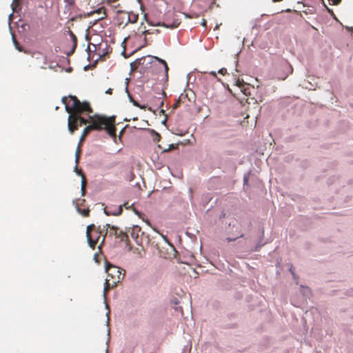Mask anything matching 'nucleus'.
Instances as JSON below:
<instances>
[{"label": "nucleus", "instance_id": "1", "mask_svg": "<svg viewBox=\"0 0 353 353\" xmlns=\"http://www.w3.org/2000/svg\"><path fill=\"white\" fill-rule=\"evenodd\" d=\"M61 101L65 104V111L69 114L68 119V130L71 134H73L79 126L88 123V119L83 118L81 114L92 113L93 110L88 102H81L76 96L63 97Z\"/></svg>", "mask_w": 353, "mask_h": 353}, {"label": "nucleus", "instance_id": "2", "mask_svg": "<svg viewBox=\"0 0 353 353\" xmlns=\"http://www.w3.org/2000/svg\"><path fill=\"white\" fill-rule=\"evenodd\" d=\"M88 123L94 130H105L112 139H116L115 117L94 114L89 117Z\"/></svg>", "mask_w": 353, "mask_h": 353}, {"label": "nucleus", "instance_id": "3", "mask_svg": "<svg viewBox=\"0 0 353 353\" xmlns=\"http://www.w3.org/2000/svg\"><path fill=\"white\" fill-rule=\"evenodd\" d=\"M105 271L108 273V276L105 281L103 296L105 298L108 292L117 286V283H120L125 275L124 270L113 265L110 263L106 265Z\"/></svg>", "mask_w": 353, "mask_h": 353}, {"label": "nucleus", "instance_id": "4", "mask_svg": "<svg viewBox=\"0 0 353 353\" xmlns=\"http://www.w3.org/2000/svg\"><path fill=\"white\" fill-rule=\"evenodd\" d=\"M110 229L109 233L110 235L114 236L116 238L119 239L121 241H125L126 243V245H128L129 243V239L128 236L126 233L123 232V231H119V228L114 225H110V224L107 223L105 225H104V229L106 230V232L105 234L103 236V239L101 240V242L100 245H99L98 248L99 250L101 249L102 245L104 243L105 236L108 234V229Z\"/></svg>", "mask_w": 353, "mask_h": 353}, {"label": "nucleus", "instance_id": "5", "mask_svg": "<svg viewBox=\"0 0 353 353\" xmlns=\"http://www.w3.org/2000/svg\"><path fill=\"white\" fill-rule=\"evenodd\" d=\"M101 231L95 229V225L94 224L90 225L87 227L86 237L88 244L92 250L95 249V246L101 236Z\"/></svg>", "mask_w": 353, "mask_h": 353}, {"label": "nucleus", "instance_id": "6", "mask_svg": "<svg viewBox=\"0 0 353 353\" xmlns=\"http://www.w3.org/2000/svg\"><path fill=\"white\" fill-rule=\"evenodd\" d=\"M130 235L139 245L143 246L144 244L148 245L150 243L148 236L144 234V232L141 231V228L139 225H134L131 228Z\"/></svg>", "mask_w": 353, "mask_h": 353}, {"label": "nucleus", "instance_id": "7", "mask_svg": "<svg viewBox=\"0 0 353 353\" xmlns=\"http://www.w3.org/2000/svg\"><path fill=\"white\" fill-rule=\"evenodd\" d=\"M119 19L126 20L125 25L128 23H135L137 22L139 19V14L134 12H121L119 16Z\"/></svg>", "mask_w": 353, "mask_h": 353}, {"label": "nucleus", "instance_id": "8", "mask_svg": "<svg viewBox=\"0 0 353 353\" xmlns=\"http://www.w3.org/2000/svg\"><path fill=\"white\" fill-rule=\"evenodd\" d=\"M122 212L123 208L121 205L114 210L109 207H105L104 208V213L108 216H118L120 215Z\"/></svg>", "mask_w": 353, "mask_h": 353}, {"label": "nucleus", "instance_id": "9", "mask_svg": "<svg viewBox=\"0 0 353 353\" xmlns=\"http://www.w3.org/2000/svg\"><path fill=\"white\" fill-rule=\"evenodd\" d=\"M83 202H85L84 199H78L76 203V208H77V210L78 211L79 213H80L82 216L87 217V216H89L90 209L89 208L81 209L80 208V205H81Z\"/></svg>", "mask_w": 353, "mask_h": 353}, {"label": "nucleus", "instance_id": "10", "mask_svg": "<svg viewBox=\"0 0 353 353\" xmlns=\"http://www.w3.org/2000/svg\"><path fill=\"white\" fill-rule=\"evenodd\" d=\"M13 13H17L21 10V0H13L11 4Z\"/></svg>", "mask_w": 353, "mask_h": 353}, {"label": "nucleus", "instance_id": "11", "mask_svg": "<svg viewBox=\"0 0 353 353\" xmlns=\"http://www.w3.org/2000/svg\"><path fill=\"white\" fill-rule=\"evenodd\" d=\"M101 14V17H99L98 20H101L103 19H105L107 17V14L105 12V9L103 7L99 8V9L94 10V12H91L90 14Z\"/></svg>", "mask_w": 353, "mask_h": 353}, {"label": "nucleus", "instance_id": "12", "mask_svg": "<svg viewBox=\"0 0 353 353\" xmlns=\"http://www.w3.org/2000/svg\"><path fill=\"white\" fill-rule=\"evenodd\" d=\"M77 172L78 174L81 175V177H82V181H81V192H82V194L84 195L85 194V186H86V180H85V175L83 174V172L81 170H78L77 169Z\"/></svg>", "mask_w": 353, "mask_h": 353}, {"label": "nucleus", "instance_id": "13", "mask_svg": "<svg viewBox=\"0 0 353 353\" xmlns=\"http://www.w3.org/2000/svg\"><path fill=\"white\" fill-rule=\"evenodd\" d=\"M179 22L174 21L171 24L165 23H159L157 26H163L165 28H177L179 26Z\"/></svg>", "mask_w": 353, "mask_h": 353}, {"label": "nucleus", "instance_id": "14", "mask_svg": "<svg viewBox=\"0 0 353 353\" xmlns=\"http://www.w3.org/2000/svg\"><path fill=\"white\" fill-rule=\"evenodd\" d=\"M92 130H94L92 128V126L91 125V124L90 123L89 125H88L87 127H85L82 132V134L83 135V137H87L88 134L92 131Z\"/></svg>", "mask_w": 353, "mask_h": 353}, {"label": "nucleus", "instance_id": "15", "mask_svg": "<svg viewBox=\"0 0 353 353\" xmlns=\"http://www.w3.org/2000/svg\"><path fill=\"white\" fill-rule=\"evenodd\" d=\"M12 39H13V42H14V44L15 46V48L20 52H22L23 51V48L22 47L19 45V42L16 40L15 37L14 35H12Z\"/></svg>", "mask_w": 353, "mask_h": 353}, {"label": "nucleus", "instance_id": "16", "mask_svg": "<svg viewBox=\"0 0 353 353\" xmlns=\"http://www.w3.org/2000/svg\"><path fill=\"white\" fill-rule=\"evenodd\" d=\"M80 146H81V145L79 143L77 147V149L76 150V162H78L79 159V155H80V152H81Z\"/></svg>", "mask_w": 353, "mask_h": 353}, {"label": "nucleus", "instance_id": "17", "mask_svg": "<svg viewBox=\"0 0 353 353\" xmlns=\"http://www.w3.org/2000/svg\"><path fill=\"white\" fill-rule=\"evenodd\" d=\"M158 60L164 65L165 73L167 74H168V66L166 62L164 60H163V59H158Z\"/></svg>", "mask_w": 353, "mask_h": 353}, {"label": "nucleus", "instance_id": "18", "mask_svg": "<svg viewBox=\"0 0 353 353\" xmlns=\"http://www.w3.org/2000/svg\"><path fill=\"white\" fill-rule=\"evenodd\" d=\"M130 100H131V101L132 102V103H133L135 106L139 107V108H141V109L145 108V106H144V105H143V106L140 105H139V104L136 101L133 100L132 99H130Z\"/></svg>", "mask_w": 353, "mask_h": 353}, {"label": "nucleus", "instance_id": "19", "mask_svg": "<svg viewBox=\"0 0 353 353\" xmlns=\"http://www.w3.org/2000/svg\"><path fill=\"white\" fill-rule=\"evenodd\" d=\"M218 72L222 75H225L227 74V69L225 68H221Z\"/></svg>", "mask_w": 353, "mask_h": 353}, {"label": "nucleus", "instance_id": "20", "mask_svg": "<svg viewBox=\"0 0 353 353\" xmlns=\"http://www.w3.org/2000/svg\"><path fill=\"white\" fill-rule=\"evenodd\" d=\"M178 148L177 145L171 144L169 145V148L165 151H170L171 150L176 149Z\"/></svg>", "mask_w": 353, "mask_h": 353}, {"label": "nucleus", "instance_id": "21", "mask_svg": "<svg viewBox=\"0 0 353 353\" xmlns=\"http://www.w3.org/2000/svg\"><path fill=\"white\" fill-rule=\"evenodd\" d=\"M130 208H132L136 214H137L139 216H141V213L137 210L135 208H134L132 205H131Z\"/></svg>", "mask_w": 353, "mask_h": 353}, {"label": "nucleus", "instance_id": "22", "mask_svg": "<svg viewBox=\"0 0 353 353\" xmlns=\"http://www.w3.org/2000/svg\"><path fill=\"white\" fill-rule=\"evenodd\" d=\"M130 208H132L136 214H137L139 216H141V213L137 210L135 208H134L132 205H131Z\"/></svg>", "mask_w": 353, "mask_h": 353}, {"label": "nucleus", "instance_id": "23", "mask_svg": "<svg viewBox=\"0 0 353 353\" xmlns=\"http://www.w3.org/2000/svg\"><path fill=\"white\" fill-rule=\"evenodd\" d=\"M329 1H332L333 5H338L341 3V0H329Z\"/></svg>", "mask_w": 353, "mask_h": 353}, {"label": "nucleus", "instance_id": "24", "mask_svg": "<svg viewBox=\"0 0 353 353\" xmlns=\"http://www.w3.org/2000/svg\"><path fill=\"white\" fill-rule=\"evenodd\" d=\"M105 1L106 3L111 4V3L117 2L118 0H105Z\"/></svg>", "mask_w": 353, "mask_h": 353}, {"label": "nucleus", "instance_id": "25", "mask_svg": "<svg viewBox=\"0 0 353 353\" xmlns=\"http://www.w3.org/2000/svg\"><path fill=\"white\" fill-rule=\"evenodd\" d=\"M70 36L72 37V39L74 41V42L76 43L77 42V38L74 35V34L72 32H70Z\"/></svg>", "mask_w": 353, "mask_h": 353}, {"label": "nucleus", "instance_id": "26", "mask_svg": "<svg viewBox=\"0 0 353 353\" xmlns=\"http://www.w3.org/2000/svg\"><path fill=\"white\" fill-rule=\"evenodd\" d=\"M105 93H106V94H112V88H108V89L105 91Z\"/></svg>", "mask_w": 353, "mask_h": 353}, {"label": "nucleus", "instance_id": "27", "mask_svg": "<svg viewBox=\"0 0 353 353\" xmlns=\"http://www.w3.org/2000/svg\"><path fill=\"white\" fill-rule=\"evenodd\" d=\"M148 33H149L148 30H144V31L143 32V34H144V35H145V37H144V41H146V37H145V36H146V34H148Z\"/></svg>", "mask_w": 353, "mask_h": 353}, {"label": "nucleus", "instance_id": "28", "mask_svg": "<svg viewBox=\"0 0 353 353\" xmlns=\"http://www.w3.org/2000/svg\"><path fill=\"white\" fill-rule=\"evenodd\" d=\"M86 137H83V134H81V137L80 138V141H79V143L81 144L83 141L84 139H85Z\"/></svg>", "mask_w": 353, "mask_h": 353}, {"label": "nucleus", "instance_id": "29", "mask_svg": "<svg viewBox=\"0 0 353 353\" xmlns=\"http://www.w3.org/2000/svg\"><path fill=\"white\" fill-rule=\"evenodd\" d=\"M236 238H234V239H232V238H227L226 240L228 242H231V241H233L236 239Z\"/></svg>", "mask_w": 353, "mask_h": 353}, {"label": "nucleus", "instance_id": "30", "mask_svg": "<svg viewBox=\"0 0 353 353\" xmlns=\"http://www.w3.org/2000/svg\"><path fill=\"white\" fill-rule=\"evenodd\" d=\"M210 74L211 75H212L213 77H216V72H210Z\"/></svg>", "mask_w": 353, "mask_h": 353}, {"label": "nucleus", "instance_id": "31", "mask_svg": "<svg viewBox=\"0 0 353 353\" xmlns=\"http://www.w3.org/2000/svg\"><path fill=\"white\" fill-rule=\"evenodd\" d=\"M68 3L72 4L73 3L72 0H65Z\"/></svg>", "mask_w": 353, "mask_h": 353}, {"label": "nucleus", "instance_id": "32", "mask_svg": "<svg viewBox=\"0 0 353 353\" xmlns=\"http://www.w3.org/2000/svg\"><path fill=\"white\" fill-rule=\"evenodd\" d=\"M12 15H13L12 14H10L9 15V19H10V20H12Z\"/></svg>", "mask_w": 353, "mask_h": 353}, {"label": "nucleus", "instance_id": "33", "mask_svg": "<svg viewBox=\"0 0 353 353\" xmlns=\"http://www.w3.org/2000/svg\"><path fill=\"white\" fill-rule=\"evenodd\" d=\"M282 0H273L274 2H279V1H281Z\"/></svg>", "mask_w": 353, "mask_h": 353}, {"label": "nucleus", "instance_id": "34", "mask_svg": "<svg viewBox=\"0 0 353 353\" xmlns=\"http://www.w3.org/2000/svg\"><path fill=\"white\" fill-rule=\"evenodd\" d=\"M205 24H206V21L204 20V21H203V23H202V25H203V26H205Z\"/></svg>", "mask_w": 353, "mask_h": 353}, {"label": "nucleus", "instance_id": "35", "mask_svg": "<svg viewBox=\"0 0 353 353\" xmlns=\"http://www.w3.org/2000/svg\"><path fill=\"white\" fill-rule=\"evenodd\" d=\"M290 271L292 272V274H294V272H293L292 268L290 269Z\"/></svg>", "mask_w": 353, "mask_h": 353}, {"label": "nucleus", "instance_id": "36", "mask_svg": "<svg viewBox=\"0 0 353 353\" xmlns=\"http://www.w3.org/2000/svg\"><path fill=\"white\" fill-rule=\"evenodd\" d=\"M156 136L158 137H160V135L158 133H156Z\"/></svg>", "mask_w": 353, "mask_h": 353}, {"label": "nucleus", "instance_id": "37", "mask_svg": "<svg viewBox=\"0 0 353 353\" xmlns=\"http://www.w3.org/2000/svg\"><path fill=\"white\" fill-rule=\"evenodd\" d=\"M145 222H146L148 225H150V222H149V221H148V220H147Z\"/></svg>", "mask_w": 353, "mask_h": 353}, {"label": "nucleus", "instance_id": "38", "mask_svg": "<svg viewBox=\"0 0 353 353\" xmlns=\"http://www.w3.org/2000/svg\"><path fill=\"white\" fill-rule=\"evenodd\" d=\"M218 28H219V26H216L215 27L214 30L218 29Z\"/></svg>", "mask_w": 353, "mask_h": 353}, {"label": "nucleus", "instance_id": "39", "mask_svg": "<svg viewBox=\"0 0 353 353\" xmlns=\"http://www.w3.org/2000/svg\"><path fill=\"white\" fill-rule=\"evenodd\" d=\"M124 206H125L126 208H128V207H127V203H125Z\"/></svg>", "mask_w": 353, "mask_h": 353}, {"label": "nucleus", "instance_id": "40", "mask_svg": "<svg viewBox=\"0 0 353 353\" xmlns=\"http://www.w3.org/2000/svg\"><path fill=\"white\" fill-rule=\"evenodd\" d=\"M123 131V130H122L121 132H120V135L122 134Z\"/></svg>", "mask_w": 353, "mask_h": 353}]
</instances>
